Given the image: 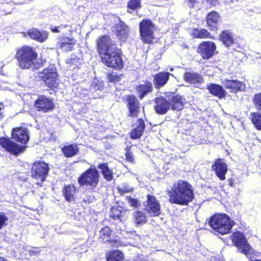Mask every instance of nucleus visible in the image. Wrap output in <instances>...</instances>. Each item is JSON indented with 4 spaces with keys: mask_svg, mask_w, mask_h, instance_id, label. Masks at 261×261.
<instances>
[{
    "mask_svg": "<svg viewBox=\"0 0 261 261\" xmlns=\"http://www.w3.org/2000/svg\"><path fill=\"white\" fill-rule=\"evenodd\" d=\"M97 49L102 62L107 66L118 69L122 68L120 50L110 37L103 36L97 41Z\"/></svg>",
    "mask_w": 261,
    "mask_h": 261,
    "instance_id": "1",
    "label": "nucleus"
},
{
    "mask_svg": "<svg viewBox=\"0 0 261 261\" xmlns=\"http://www.w3.org/2000/svg\"><path fill=\"white\" fill-rule=\"evenodd\" d=\"M169 201L181 205H188L194 198L192 186L187 181L180 180L168 191Z\"/></svg>",
    "mask_w": 261,
    "mask_h": 261,
    "instance_id": "2",
    "label": "nucleus"
},
{
    "mask_svg": "<svg viewBox=\"0 0 261 261\" xmlns=\"http://www.w3.org/2000/svg\"><path fill=\"white\" fill-rule=\"evenodd\" d=\"M19 66L22 69H38L40 63L37 61V55L32 47L23 46L18 49L16 55Z\"/></svg>",
    "mask_w": 261,
    "mask_h": 261,
    "instance_id": "3",
    "label": "nucleus"
},
{
    "mask_svg": "<svg viewBox=\"0 0 261 261\" xmlns=\"http://www.w3.org/2000/svg\"><path fill=\"white\" fill-rule=\"evenodd\" d=\"M154 109L158 114H165L171 108L172 110L180 111L184 108L182 97L178 95H172L168 100L163 97L155 99Z\"/></svg>",
    "mask_w": 261,
    "mask_h": 261,
    "instance_id": "4",
    "label": "nucleus"
},
{
    "mask_svg": "<svg viewBox=\"0 0 261 261\" xmlns=\"http://www.w3.org/2000/svg\"><path fill=\"white\" fill-rule=\"evenodd\" d=\"M208 223L215 231L221 234L229 233L234 224L226 214H215L209 219Z\"/></svg>",
    "mask_w": 261,
    "mask_h": 261,
    "instance_id": "5",
    "label": "nucleus"
},
{
    "mask_svg": "<svg viewBox=\"0 0 261 261\" xmlns=\"http://www.w3.org/2000/svg\"><path fill=\"white\" fill-rule=\"evenodd\" d=\"M232 241L241 252L245 254L248 258L252 259L253 250L242 233L234 232L232 236Z\"/></svg>",
    "mask_w": 261,
    "mask_h": 261,
    "instance_id": "6",
    "label": "nucleus"
},
{
    "mask_svg": "<svg viewBox=\"0 0 261 261\" xmlns=\"http://www.w3.org/2000/svg\"><path fill=\"white\" fill-rule=\"evenodd\" d=\"M99 173L95 167H90L84 172L79 178L80 186L85 185L95 188L98 183Z\"/></svg>",
    "mask_w": 261,
    "mask_h": 261,
    "instance_id": "7",
    "label": "nucleus"
},
{
    "mask_svg": "<svg viewBox=\"0 0 261 261\" xmlns=\"http://www.w3.org/2000/svg\"><path fill=\"white\" fill-rule=\"evenodd\" d=\"M49 170L48 164L44 162H35L32 167L31 177L39 180L40 182H37V184L40 185L45 180Z\"/></svg>",
    "mask_w": 261,
    "mask_h": 261,
    "instance_id": "8",
    "label": "nucleus"
},
{
    "mask_svg": "<svg viewBox=\"0 0 261 261\" xmlns=\"http://www.w3.org/2000/svg\"><path fill=\"white\" fill-rule=\"evenodd\" d=\"M140 34L142 41L146 43H151L153 38L154 25L149 19H143L139 23Z\"/></svg>",
    "mask_w": 261,
    "mask_h": 261,
    "instance_id": "9",
    "label": "nucleus"
},
{
    "mask_svg": "<svg viewBox=\"0 0 261 261\" xmlns=\"http://www.w3.org/2000/svg\"><path fill=\"white\" fill-rule=\"evenodd\" d=\"M42 80L49 87L56 88L58 86V79L57 69L54 66L44 69L41 73Z\"/></svg>",
    "mask_w": 261,
    "mask_h": 261,
    "instance_id": "10",
    "label": "nucleus"
},
{
    "mask_svg": "<svg viewBox=\"0 0 261 261\" xmlns=\"http://www.w3.org/2000/svg\"><path fill=\"white\" fill-rule=\"evenodd\" d=\"M147 200L145 203V210L151 216H157L161 214V206L154 196L148 195Z\"/></svg>",
    "mask_w": 261,
    "mask_h": 261,
    "instance_id": "11",
    "label": "nucleus"
},
{
    "mask_svg": "<svg viewBox=\"0 0 261 261\" xmlns=\"http://www.w3.org/2000/svg\"><path fill=\"white\" fill-rule=\"evenodd\" d=\"M0 144L8 151L16 155L23 152L27 147L25 146L19 145L11 140L6 138L0 139Z\"/></svg>",
    "mask_w": 261,
    "mask_h": 261,
    "instance_id": "12",
    "label": "nucleus"
},
{
    "mask_svg": "<svg viewBox=\"0 0 261 261\" xmlns=\"http://www.w3.org/2000/svg\"><path fill=\"white\" fill-rule=\"evenodd\" d=\"M216 48L214 42H204L199 45L197 51L203 59H208L214 55Z\"/></svg>",
    "mask_w": 261,
    "mask_h": 261,
    "instance_id": "13",
    "label": "nucleus"
},
{
    "mask_svg": "<svg viewBox=\"0 0 261 261\" xmlns=\"http://www.w3.org/2000/svg\"><path fill=\"white\" fill-rule=\"evenodd\" d=\"M35 106L38 111L45 113L53 110L54 103L50 99L44 96H41L36 100Z\"/></svg>",
    "mask_w": 261,
    "mask_h": 261,
    "instance_id": "14",
    "label": "nucleus"
},
{
    "mask_svg": "<svg viewBox=\"0 0 261 261\" xmlns=\"http://www.w3.org/2000/svg\"><path fill=\"white\" fill-rule=\"evenodd\" d=\"M212 168L221 180H223L225 179V174L227 172V165L223 159H217L213 165Z\"/></svg>",
    "mask_w": 261,
    "mask_h": 261,
    "instance_id": "15",
    "label": "nucleus"
},
{
    "mask_svg": "<svg viewBox=\"0 0 261 261\" xmlns=\"http://www.w3.org/2000/svg\"><path fill=\"white\" fill-rule=\"evenodd\" d=\"M12 136L15 141L23 144H26L29 140L28 130L24 127L13 128Z\"/></svg>",
    "mask_w": 261,
    "mask_h": 261,
    "instance_id": "16",
    "label": "nucleus"
},
{
    "mask_svg": "<svg viewBox=\"0 0 261 261\" xmlns=\"http://www.w3.org/2000/svg\"><path fill=\"white\" fill-rule=\"evenodd\" d=\"M58 42L57 43V47L65 51L72 50L76 43L75 40L73 37L60 36L58 38Z\"/></svg>",
    "mask_w": 261,
    "mask_h": 261,
    "instance_id": "17",
    "label": "nucleus"
},
{
    "mask_svg": "<svg viewBox=\"0 0 261 261\" xmlns=\"http://www.w3.org/2000/svg\"><path fill=\"white\" fill-rule=\"evenodd\" d=\"M127 106L129 110V116L137 117L140 107L137 98L135 96L129 95L127 96Z\"/></svg>",
    "mask_w": 261,
    "mask_h": 261,
    "instance_id": "18",
    "label": "nucleus"
},
{
    "mask_svg": "<svg viewBox=\"0 0 261 261\" xmlns=\"http://www.w3.org/2000/svg\"><path fill=\"white\" fill-rule=\"evenodd\" d=\"M223 84L225 88L233 93L244 91L246 87L245 84L237 80H225L223 81Z\"/></svg>",
    "mask_w": 261,
    "mask_h": 261,
    "instance_id": "19",
    "label": "nucleus"
},
{
    "mask_svg": "<svg viewBox=\"0 0 261 261\" xmlns=\"http://www.w3.org/2000/svg\"><path fill=\"white\" fill-rule=\"evenodd\" d=\"M184 79L186 83L192 84H200L203 83L202 76L199 73L194 72H186L184 75Z\"/></svg>",
    "mask_w": 261,
    "mask_h": 261,
    "instance_id": "20",
    "label": "nucleus"
},
{
    "mask_svg": "<svg viewBox=\"0 0 261 261\" xmlns=\"http://www.w3.org/2000/svg\"><path fill=\"white\" fill-rule=\"evenodd\" d=\"M170 73L168 72H160L154 76V84L156 88L163 87L168 82Z\"/></svg>",
    "mask_w": 261,
    "mask_h": 261,
    "instance_id": "21",
    "label": "nucleus"
},
{
    "mask_svg": "<svg viewBox=\"0 0 261 261\" xmlns=\"http://www.w3.org/2000/svg\"><path fill=\"white\" fill-rule=\"evenodd\" d=\"M207 89L212 94L220 98H224L226 96L225 90L219 85L210 84L207 85Z\"/></svg>",
    "mask_w": 261,
    "mask_h": 261,
    "instance_id": "22",
    "label": "nucleus"
},
{
    "mask_svg": "<svg viewBox=\"0 0 261 261\" xmlns=\"http://www.w3.org/2000/svg\"><path fill=\"white\" fill-rule=\"evenodd\" d=\"M28 33L30 38L40 42H44L48 38L47 32H41L34 28L29 30Z\"/></svg>",
    "mask_w": 261,
    "mask_h": 261,
    "instance_id": "23",
    "label": "nucleus"
},
{
    "mask_svg": "<svg viewBox=\"0 0 261 261\" xmlns=\"http://www.w3.org/2000/svg\"><path fill=\"white\" fill-rule=\"evenodd\" d=\"M115 29L118 37L122 41L125 40L129 32L128 27L123 22L120 21L116 25Z\"/></svg>",
    "mask_w": 261,
    "mask_h": 261,
    "instance_id": "24",
    "label": "nucleus"
},
{
    "mask_svg": "<svg viewBox=\"0 0 261 261\" xmlns=\"http://www.w3.org/2000/svg\"><path fill=\"white\" fill-rule=\"evenodd\" d=\"M65 156L70 158L75 155L79 151V148L75 144L64 146L62 149Z\"/></svg>",
    "mask_w": 261,
    "mask_h": 261,
    "instance_id": "25",
    "label": "nucleus"
},
{
    "mask_svg": "<svg viewBox=\"0 0 261 261\" xmlns=\"http://www.w3.org/2000/svg\"><path fill=\"white\" fill-rule=\"evenodd\" d=\"M145 128V123L142 119H139L137 122V126L132 130L130 136L131 138L136 139L140 138Z\"/></svg>",
    "mask_w": 261,
    "mask_h": 261,
    "instance_id": "26",
    "label": "nucleus"
},
{
    "mask_svg": "<svg viewBox=\"0 0 261 261\" xmlns=\"http://www.w3.org/2000/svg\"><path fill=\"white\" fill-rule=\"evenodd\" d=\"M220 39L226 47L230 46L234 41L232 34L228 30L223 31L221 33Z\"/></svg>",
    "mask_w": 261,
    "mask_h": 261,
    "instance_id": "27",
    "label": "nucleus"
},
{
    "mask_svg": "<svg viewBox=\"0 0 261 261\" xmlns=\"http://www.w3.org/2000/svg\"><path fill=\"white\" fill-rule=\"evenodd\" d=\"M125 214L123 208L120 205H114L111 208L110 217L114 220H121V217Z\"/></svg>",
    "mask_w": 261,
    "mask_h": 261,
    "instance_id": "28",
    "label": "nucleus"
},
{
    "mask_svg": "<svg viewBox=\"0 0 261 261\" xmlns=\"http://www.w3.org/2000/svg\"><path fill=\"white\" fill-rule=\"evenodd\" d=\"M98 168L101 170L104 178L108 181H111L113 177V172L108 167L107 163H103L98 165Z\"/></svg>",
    "mask_w": 261,
    "mask_h": 261,
    "instance_id": "29",
    "label": "nucleus"
},
{
    "mask_svg": "<svg viewBox=\"0 0 261 261\" xmlns=\"http://www.w3.org/2000/svg\"><path fill=\"white\" fill-rule=\"evenodd\" d=\"M152 90V84L149 82H146L145 84L141 85L137 88V91L141 99H142L148 93L150 92Z\"/></svg>",
    "mask_w": 261,
    "mask_h": 261,
    "instance_id": "30",
    "label": "nucleus"
},
{
    "mask_svg": "<svg viewBox=\"0 0 261 261\" xmlns=\"http://www.w3.org/2000/svg\"><path fill=\"white\" fill-rule=\"evenodd\" d=\"M219 20V15L215 11H212L207 15V24L211 28H215Z\"/></svg>",
    "mask_w": 261,
    "mask_h": 261,
    "instance_id": "31",
    "label": "nucleus"
},
{
    "mask_svg": "<svg viewBox=\"0 0 261 261\" xmlns=\"http://www.w3.org/2000/svg\"><path fill=\"white\" fill-rule=\"evenodd\" d=\"M75 188L73 185L65 186L64 187L63 193L65 199L68 201L74 200Z\"/></svg>",
    "mask_w": 261,
    "mask_h": 261,
    "instance_id": "32",
    "label": "nucleus"
},
{
    "mask_svg": "<svg viewBox=\"0 0 261 261\" xmlns=\"http://www.w3.org/2000/svg\"><path fill=\"white\" fill-rule=\"evenodd\" d=\"M133 217L135 223L137 225L146 222V217L144 213L142 211H136L134 212Z\"/></svg>",
    "mask_w": 261,
    "mask_h": 261,
    "instance_id": "33",
    "label": "nucleus"
},
{
    "mask_svg": "<svg viewBox=\"0 0 261 261\" xmlns=\"http://www.w3.org/2000/svg\"><path fill=\"white\" fill-rule=\"evenodd\" d=\"M210 35V33L205 29H195L192 32V35L194 38H207Z\"/></svg>",
    "mask_w": 261,
    "mask_h": 261,
    "instance_id": "34",
    "label": "nucleus"
},
{
    "mask_svg": "<svg viewBox=\"0 0 261 261\" xmlns=\"http://www.w3.org/2000/svg\"><path fill=\"white\" fill-rule=\"evenodd\" d=\"M123 255L119 250H114L107 258V261H122Z\"/></svg>",
    "mask_w": 261,
    "mask_h": 261,
    "instance_id": "35",
    "label": "nucleus"
},
{
    "mask_svg": "<svg viewBox=\"0 0 261 261\" xmlns=\"http://www.w3.org/2000/svg\"><path fill=\"white\" fill-rule=\"evenodd\" d=\"M250 116L252 123L254 124L256 128L261 130V114L259 113H252Z\"/></svg>",
    "mask_w": 261,
    "mask_h": 261,
    "instance_id": "36",
    "label": "nucleus"
},
{
    "mask_svg": "<svg viewBox=\"0 0 261 261\" xmlns=\"http://www.w3.org/2000/svg\"><path fill=\"white\" fill-rule=\"evenodd\" d=\"M128 12L132 13L129 10H135L141 7V0H129L127 3Z\"/></svg>",
    "mask_w": 261,
    "mask_h": 261,
    "instance_id": "37",
    "label": "nucleus"
},
{
    "mask_svg": "<svg viewBox=\"0 0 261 261\" xmlns=\"http://www.w3.org/2000/svg\"><path fill=\"white\" fill-rule=\"evenodd\" d=\"M82 60L77 57L75 55H72L70 58L67 61V63L70 64L71 67L72 66H74L75 67H78L82 63Z\"/></svg>",
    "mask_w": 261,
    "mask_h": 261,
    "instance_id": "38",
    "label": "nucleus"
},
{
    "mask_svg": "<svg viewBox=\"0 0 261 261\" xmlns=\"http://www.w3.org/2000/svg\"><path fill=\"white\" fill-rule=\"evenodd\" d=\"M253 102L256 109L261 111V93L254 95Z\"/></svg>",
    "mask_w": 261,
    "mask_h": 261,
    "instance_id": "39",
    "label": "nucleus"
},
{
    "mask_svg": "<svg viewBox=\"0 0 261 261\" xmlns=\"http://www.w3.org/2000/svg\"><path fill=\"white\" fill-rule=\"evenodd\" d=\"M122 76V74H118L116 73H112L111 74H109L108 79L110 82L116 83L119 81Z\"/></svg>",
    "mask_w": 261,
    "mask_h": 261,
    "instance_id": "40",
    "label": "nucleus"
},
{
    "mask_svg": "<svg viewBox=\"0 0 261 261\" xmlns=\"http://www.w3.org/2000/svg\"><path fill=\"white\" fill-rule=\"evenodd\" d=\"M8 220V217L4 213L0 212V230L6 225Z\"/></svg>",
    "mask_w": 261,
    "mask_h": 261,
    "instance_id": "41",
    "label": "nucleus"
},
{
    "mask_svg": "<svg viewBox=\"0 0 261 261\" xmlns=\"http://www.w3.org/2000/svg\"><path fill=\"white\" fill-rule=\"evenodd\" d=\"M188 2L189 7L199 8L200 5L203 3V0H188Z\"/></svg>",
    "mask_w": 261,
    "mask_h": 261,
    "instance_id": "42",
    "label": "nucleus"
},
{
    "mask_svg": "<svg viewBox=\"0 0 261 261\" xmlns=\"http://www.w3.org/2000/svg\"><path fill=\"white\" fill-rule=\"evenodd\" d=\"M111 231L110 228L108 226H105L101 228L100 234V236H103L106 237H109L111 235Z\"/></svg>",
    "mask_w": 261,
    "mask_h": 261,
    "instance_id": "43",
    "label": "nucleus"
},
{
    "mask_svg": "<svg viewBox=\"0 0 261 261\" xmlns=\"http://www.w3.org/2000/svg\"><path fill=\"white\" fill-rule=\"evenodd\" d=\"M118 190L120 194H124L132 192V188L128 186H126L121 188H119Z\"/></svg>",
    "mask_w": 261,
    "mask_h": 261,
    "instance_id": "44",
    "label": "nucleus"
},
{
    "mask_svg": "<svg viewBox=\"0 0 261 261\" xmlns=\"http://www.w3.org/2000/svg\"><path fill=\"white\" fill-rule=\"evenodd\" d=\"M125 156L128 161L130 162H133L134 161L133 155L131 152L127 151L125 153Z\"/></svg>",
    "mask_w": 261,
    "mask_h": 261,
    "instance_id": "45",
    "label": "nucleus"
},
{
    "mask_svg": "<svg viewBox=\"0 0 261 261\" xmlns=\"http://www.w3.org/2000/svg\"><path fill=\"white\" fill-rule=\"evenodd\" d=\"M128 202H129V203H130L132 206L136 207L138 205V201L136 199H133L132 198H129L128 199Z\"/></svg>",
    "mask_w": 261,
    "mask_h": 261,
    "instance_id": "46",
    "label": "nucleus"
},
{
    "mask_svg": "<svg viewBox=\"0 0 261 261\" xmlns=\"http://www.w3.org/2000/svg\"><path fill=\"white\" fill-rule=\"evenodd\" d=\"M66 27V25H61L60 26L56 27L51 29V31L54 33H59L60 32L59 29L61 30L62 28H64Z\"/></svg>",
    "mask_w": 261,
    "mask_h": 261,
    "instance_id": "47",
    "label": "nucleus"
},
{
    "mask_svg": "<svg viewBox=\"0 0 261 261\" xmlns=\"http://www.w3.org/2000/svg\"><path fill=\"white\" fill-rule=\"evenodd\" d=\"M227 182H228V185L231 187H234V180L232 178H229L227 180Z\"/></svg>",
    "mask_w": 261,
    "mask_h": 261,
    "instance_id": "48",
    "label": "nucleus"
},
{
    "mask_svg": "<svg viewBox=\"0 0 261 261\" xmlns=\"http://www.w3.org/2000/svg\"><path fill=\"white\" fill-rule=\"evenodd\" d=\"M206 1H207V2L210 3V4L211 5H216L218 3L219 0H206Z\"/></svg>",
    "mask_w": 261,
    "mask_h": 261,
    "instance_id": "49",
    "label": "nucleus"
},
{
    "mask_svg": "<svg viewBox=\"0 0 261 261\" xmlns=\"http://www.w3.org/2000/svg\"><path fill=\"white\" fill-rule=\"evenodd\" d=\"M134 261H147L145 259L143 258L141 256H137Z\"/></svg>",
    "mask_w": 261,
    "mask_h": 261,
    "instance_id": "50",
    "label": "nucleus"
},
{
    "mask_svg": "<svg viewBox=\"0 0 261 261\" xmlns=\"http://www.w3.org/2000/svg\"><path fill=\"white\" fill-rule=\"evenodd\" d=\"M4 106L3 104L0 103V118L3 117V112L2 109L3 108Z\"/></svg>",
    "mask_w": 261,
    "mask_h": 261,
    "instance_id": "51",
    "label": "nucleus"
},
{
    "mask_svg": "<svg viewBox=\"0 0 261 261\" xmlns=\"http://www.w3.org/2000/svg\"><path fill=\"white\" fill-rule=\"evenodd\" d=\"M0 261H7L6 259H4L3 257H0Z\"/></svg>",
    "mask_w": 261,
    "mask_h": 261,
    "instance_id": "52",
    "label": "nucleus"
}]
</instances>
